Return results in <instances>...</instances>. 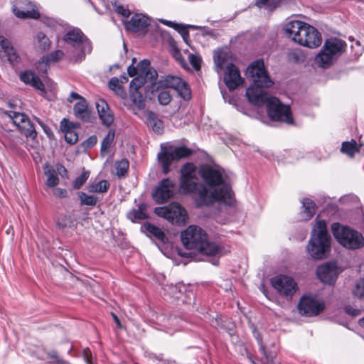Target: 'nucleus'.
Instances as JSON below:
<instances>
[{
    "instance_id": "55",
    "label": "nucleus",
    "mask_w": 364,
    "mask_h": 364,
    "mask_svg": "<svg viewBox=\"0 0 364 364\" xmlns=\"http://www.w3.org/2000/svg\"><path fill=\"white\" fill-rule=\"evenodd\" d=\"M256 339L259 344V348H260V350L262 351V354L264 355V356L266 358L267 360H269V356L267 354V352L265 350V347L262 343V338L259 333H257V335L256 336Z\"/></svg>"
},
{
    "instance_id": "15",
    "label": "nucleus",
    "mask_w": 364,
    "mask_h": 364,
    "mask_svg": "<svg viewBox=\"0 0 364 364\" xmlns=\"http://www.w3.org/2000/svg\"><path fill=\"white\" fill-rule=\"evenodd\" d=\"M339 274V269L333 262H328L317 267L316 275L318 279L327 284H333Z\"/></svg>"
},
{
    "instance_id": "58",
    "label": "nucleus",
    "mask_w": 364,
    "mask_h": 364,
    "mask_svg": "<svg viewBox=\"0 0 364 364\" xmlns=\"http://www.w3.org/2000/svg\"><path fill=\"white\" fill-rule=\"evenodd\" d=\"M127 73L130 77H134L135 75L139 76V72L137 69V66L134 67L133 65H130L127 68Z\"/></svg>"
},
{
    "instance_id": "40",
    "label": "nucleus",
    "mask_w": 364,
    "mask_h": 364,
    "mask_svg": "<svg viewBox=\"0 0 364 364\" xmlns=\"http://www.w3.org/2000/svg\"><path fill=\"white\" fill-rule=\"evenodd\" d=\"M109 87L113 90L117 95L124 98L126 96V92L119 83V80L117 77H112L109 81Z\"/></svg>"
},
{
    "instance_id": "31",
    "label": "nucleus",
    "mask_w": 364,
    "mask_h": 364,
    "mask_svg": "<svg viewBox=\"0 0 364 364\" xmlns=\"http://www.w3.org/2000/svg\"><path fill=\"white\" fill-rule=\"evenodd\" d=\"M110 184L107 180L92 182L88 184L87 188L90 193H105L107 192Z\"/></svg>"
},
{
    "instance_id": "3",
    "label": "nucleus",
    "mask_w": 364,
    "mask_h": 364,
    "mask_svg": "<svg viewBox=\"0 0 364 364\" xmlns=\"http://www.w3.org/2000/svg\"><path fill=\"white\" fill-rule=\"evenodd\" d=\"M183 246L193 253H200L208 256H218L220 255V247L214 242L208 239V235L200 227L190 225L181 234Z\"/></svg>"
},
{
    "instance_id": "38",
    "label": "nucleus",
    "mask_w": 364,
    "mask_h": 364,
    "mask_svg": "<svg viewBox=\"0 0 364 364\" xmlns=\"http://www.w3.org/2000/svg\"><path fill=\"white\" fill-rule=\"evenodd\" d=\"M36 40L37 41L38 46L41 50L46 51L50 49V41L43 32L37 33Z\"/></svg>"
},
{
    "instance_id": "22",
    "label": "nucleus",
    "mask_w": 364,
    "mask_h": 364,
    "mask_svg": "<svg viewBox=\"0 0 364 364\" xmlns=\"http://www.w3.org/2000/svg\"><path fill=\"white\" fill-rule=\"evenodd\" d=\"M96 108L102 123L107 127L110 126L114 121V117L106 101L102 99L97 100Z\"/></svg>"
},
{
    "instance_id": "7",
    "label": "nucleus",
    "mask_w": 364,
    "mask_h": 364,
    "mask_svg": "<svg viewBox=\"0 0 364 364\" xmlns=\"http://www.w3.org/2000/svg\"><path fill=\"white\" fill-rule=\"evenodd\" d=\"M330 245L331 237L327 231L326 223L324 220H318L312 230L308 251L314 259H323L329 252Z\"/></svg>"
},
{
    "instance_id": "16",
    "label": "nucleus",
    "mask_w": 364,
    "mask_h": 364,
    "mask_svg": "<svg viewBox=\"0 0 364 364\" xmlns=\"http://www.w3.org/2000/svg\"><path fill=\"white\" fill-rule=\"evenodd\" d=\"M224 82L232 91L243 83L239 69L235 65H229L224 72Z\"/></svg>"
},
{
    "instance_id": "51",
    "label": "nucleus",
    "mask_w": 364,
    "mask_h": 364,
    "mask_svg": "<svg viewBox=\"0 0 364 364\" xmlns=\"http://www.w3.org/2000/svg\"><path fill=\"white\" fill-rule=\"evenodd\" d=\"M64 53L62 50H58L50 53L47 57V60L49 62H56L63 58Z\"/></svg>"
},
{
    "instance_id": "17",
    "label": "nucleus",
    "mask_w": 364,
    "mask_h": 364,
    "mask_svg": "<svg viewBox=\"0 0 364 364\" xmlns=\"http://www.w3.org/2000/svg\"><path fill=\"white\" fill-rule=\"evenodd\" d=\"M125 28L131 32L144 31L149 26V19L141 14H136L130 20L124 21Z\"/></svg>"
},
{
    "instance_id": "1",
    "label": "nucleus",
    "mask_w": 364,
    "mask_h": 364,
    "mask_svg": "<svg viewBox=\"0 0 364 364\" xmlns=\"http://www.w3.org/2000/svg\"><path fill=\"white\" fill-rule=\"evenodd\" d=\"M223 175L220 169L205 166L198 171L195 164L186 163L180 169L179 190L189 195L198 206L210 205L215 201L232 205L233 193Z\"/></svg>"
},
{
    "instance_id": "12",
    "label": "nucleus",
    "mask_w": 364,
    "mask_h": 364,
    "mask_svg": "<svg viewBox=\"0 0 364 364\" xmlns=\"http://www.w3.org/2000/svg\"><path fill=\"white\" fill-rule=\"evenodd\" d=\"M4 113L12 119L13 123L18 127L21 132L26 136L34 139L37 132L30 119L23 114L15 110H9Z\"/></svg>"
},
{
    "instance_id": "6",
    "label": "nucleus",
    "mask_w": 364,
    "mask_h": 364,
    "mask_svg": "<svg viewBox=\"0 0 364 364\" xmlns=\"http://www.w3.org/2000/svg\"><path fill=\"white\" fill-rule=\"evenodd\" d=\"M330 245L331 237L327 231L326 223L324 220H318L312 230L308 251L314 259H323L329 252Z\"/></svg>"
},
{
    "instance_id": "39",
    "label": "nucleus",
    "mask_w": 364,
    "mask_h": 364,
    "mask_svg": "<svg viewBox=\"0 0 364 364\" xmlns=\"http://www.w3.org/2000/svg\"><path fill=\"white\" fill-rule=\"evenodd\" d=\"M47 176L46 184L49 188H53L59 183V178L57 173L53 168H50L45 171Z\"/></svg>"
},
{
    "instance_id": "52",
    "label": "nucleus",
    "mask_w": 364,
    "mask_h": 364,
    "mask_svg": "<svg viewBox=\"0 0 364 364\" xmlns=\"http://www.w3.org/2000/svg\"><path fill=\"white\" fill-rule=\"evenodd\" d=\"M97 141V137L95 135L90 136L87 139L82 143V146L85 149H91L93 147Z\"/></svg>"
},
{
    "instance_id": "21",
    "label": "nucleus",
    "mask_w": 364,
    "mask_h": 364,
    "mask_svg": "<svg viewBox=\"0 0 364 364\" xmlns=\"http://www.w3.org/2000/svg\"><path fill=\"white\" fill-rule=\"evenodd\" d=\"M79 127V124L73 123L66 119L60 122L61 130L64 132L65 140L70 144H75L78 140V134L75 129Z\"/></svg>"
},
{
    "instance_id": "59",
    "label": "nucleus",
    "mask_w": 364,
    "mask_h": 364,
    "mask_svg": "<svg viewBox=\"0 0 364 364\" xmlns=\"http://www.w3.org/2000/svg\"><path fill=\"white\" fill-rule=\"evenodd\" d=\"M81 99H85V98L81 97L77 93L73 92L70 93L69 97L68 98V101H69L70 102H72L75 100H78L79 101H80Z\"/></svg>"
},
{
    "instance_id": "14",
    "label": "nucleus",
    "mask_w": 364,
    "mask_h": 364,
    "mask_svg": "<svg viewBox=\"0 0 364 364\" xmlns=\"http://www.w3.org/2000/svg\"><path fill=\"white\" fill-rule=\"evenodd\" d=\"M297 307L301 315L314 316L319 314L323 310L324 304L311 296H303L300 299Z\"/></svg>"
},
{
    "instance_id": "62",
    "label": "nucleus",
    "mask_w": 364,
    "mask_h": 364,
    "mask_svg": "<svg viewBox=\"0 0 364 364\" xmlns=\"http://www.w3.org/2000/svg\"><path fill=\"white\" fill-rule=\"evenodd\" d=\"M182 37L186 43H188V39L189 38V34L188 31H184L182 33Z\"/></svg>"
},
{
    "instance_id": "61",
    "label": "nucleus",
    "mask_w": 364,
    "mask_h": 364,
    "mask_svg": "<svg viewBox=\"0 0 364 364\" xmlns=\"http://www.w3.org/2000/svg\"><path fill=\"white\" fill-rule=\"evenodd\" d=\"M112 318H113L115 323L117 324V327L122 328V324H121L120 321H119V318L117 317V316L116 314H114V313H112Z\"/></svg>"
},
{
    "instance_id": "54",
    "label": "nucleus",
    "mask_w": 364,
    "mask_h": 364,
    "mask_svg": "<svg viewBox=\"0 0 364 364\" xmlns=\"http://www.w3.org/2000/svg\"><path fill=\"white\" fill-rule=\"evenodd\" d=\"M345 311L351 316H357L360 314V309L353 308L350 306H346L345 307Z\"/></svg>"
},
{
    "instance_id": "47",
    "label": "nucleus",
    "mask_w": 364,
    "mask_h": 364,
    "mask_svg": "<svg viewBox=\"0 0 364 364\" xmlns=\"http://www.w3.org/2000/svg\"><path fill=\"white\" fill-rule=\"evenodd\" d=\"M353 294L358 298H364V278L356 282L355 287L353 289Z\"/></svg>"
},
{
    "instance_id": "27",
    "label": "nucleus",
    "mask_w": 364,
    "mask_h": 364,
    "mask_svg": "<svg viewBox=\"0 0 364 364\" xmlns=\"http://www.w3.org/2000/svg\"><path fill=\"white\" fill-rule=\"evenodd\" d=\"M75 116L82 120L88 121L90 118V112L87 108V103L85 99H81L78 101L73 108Z\"/></svg>"
},
{
    "instance_id": "48",
    "label": "nucleus",
    "mask_w": 364,
    "mask_h": 364,
    "mask_svg": "<svg viewBox=\"0 0 364 364\" xmlns=\"http://www.w3.org/2000/svg\"><path fill=\"white\" fill-rule=\"evenodd\" d=\"M112 5L117 14L122 15L124 17H128L129 16V10L125 9L122 5H120L117 1L112 2Z\"/></svg>"
},
{
    "instance_id": "33",
    "label": "nucleus",
    "mask_w": 364,
    "mask_h": 364,
    "mask_svg": "<svg viewBox=\"0 0 364 364\" xmlns=\"http://www.w3.org/2000/svg\"><path fill=\"white\" fill-rule=\"evenodd\" d=\"M341 151L353 158L356 153L360 151V148L358 146L356 141L352 139L350 141L343 142Z\"/></svg>"
},
{
    "instance_id": "44",
    "label": "nucleus",
    "mask_w": 364,
    "mask_h": 364,
    "mask_svg": "<svg viewBox=\"0 0 364 364\" xmlns=\"http://www.w3.org/2000/svg\"><path fill=\"white\" fill-rule=\"evenodd\" d=\"M114 138V131L110 129L103 139L101 144V151H107Z\"/></svg>"
},
{
    "instance_id": "41",
    "label": "nucleus",
    "mask_w": 364,
    "mask_h": 364,
    "mask_svg": "<svg viewBox=\"0 0 364 364\" xmlns=\"http://www.w3.org/2000/svg\"><path fill=\"white\" fill-rule=\"evenodd\" d=\"M78 196L80 199L81 205L95 206L98 200L96 196L87 195L84 192H80Z\"/></svg>"
},
{
    "instance_id": "2",
    "label": "nucleus",
    "mask_w": 364,
    "mask_h": 364,
    "mask_svg": "<svg viewBox=\"0 0 364 364\" xmlns=\"http://www.w3.org/2000/svg\"><path fill=\"white\" fill-rule=\"evenodd\" d=\"M247 74L252 77L253 85L246 91L248 101L257 106L266 105L268 116L273 121L284 122L289 124L294 122L289 106L280 102L275 97H269L264 88L273 85L262 60L253 62L247 70Z\"/></svg>"
},
{
    "instance_id": "53",
    "label": "nucleus",
    "mask_w": 364,
    "mask_h": 364,
    "mask_svg": "<svg viewBox=\"0 0 364 364\" xmlns=\"http://www.w3.org/2000/svg\"><path fill=\"white\" fill-rule=\"evenodd\" d=\"M41 21L48 27L55 28L58 25V22L55 18L48 16L43 17Z\"/></svg>"
},
{
    "instance_id": "4",
    "label": "nucleus",
    "mask_w": 364,
    "mask_h": 364,
    "mask_svg": "<svg viewBox=\"0 0 364 364\" xmlns=\"http://www.w3.org/2000/svg\"><path fill=\"white\" fill-rule=\"evenodd\" d=\"M285 32L292 41L309 48H317L322 43L321 35L318 31L303 21H289L285 26Z\"/></svg>"
},
{
    "instance_id": "64",
    "label": "nucleus",
    "mask_w": 364,
    "mask_h": 364,
    "mask_svg": "<svg viewBox=\"0 0 364 364\" xmlns=\"http://www.w3.org/2000/svg\"><path fill=\"white\" fill-rule=\"evenodd\" d=\"M359 324L361 327L364 328V318L360 319Z\"/></svg>"
},
{
    "instance_id": "20",
    "label": "nucleus",
    "mask_w": 364,
    "mask_h": 364,
    "mask_svg": "<svg viewBox=\"0 0 364 364\" xmlns=\"http://www.w3.org/2000/svg\"><path fill=\"white\" fill-rule=\"evenodd\" d=\"M214 63L218 73L226 70L230 65H234L231 53L224 49H218L215 52Z\"/></svg>"
},
{
    "instance_id": "11",
    "label": "nucleus",
    "mask_w": 364,
    "mask_h": 364,
    "mask_svg": "<svg viewBox=\"0 0 364 364\" xmlns=\"http://www.w3.org/2000/svg\"><path fill=\"white\" fill-rule=\"evenodd\" d=\"M158 84L161 87L173 88L185 100H189L191 98V91L188 83L178 76L167 75L160 79Z\"/></svg>"
},
{
    "instance_id": "60",
    "label": "nucleus",
    "mask_w": 364,
    "mask_h": 364,
    "mask_svg": "<svg viewBox=\"0 0 364 364\" xmlns=\"http://www.w3.org/2000/svg\"><path fill=\"white\" fill-rule=\"evenodd\" d=\"M49 355H50V358L55 359L56 362L58 363H59V364H63L64 363L63 360L59 359V358L58 356V354H57V353L55 351L50 353Z\"/></svg>"
},
{
    "instance_id": "43",
    "label": "nucleus",
    "mask_w": 364,
    "mask_h": 364,
    "mask_svg": "<svg viewBox=\"0 0 364 364\" xmlns=\"http://www.w3.org/2000/svg\"><path fill=\"white\" fill-rule=\"evenodd\" d=\"M149 78H145L144 75H139L134 77L130 82L131 90H140L141 87L145 84Z\"/></svg>"
},
{
    "instance_id": "13",
    "label": "nucleus",
    "mask_w": 364,
    "mask_h": 364,
    "mask_svg": "<svg viewBox=\"0 0 364 364\" xmlns=\"http://www.w3.org/2000/svg\"><path fill=\"white\" fill-rule=\"evenodd\" d=\"M176 183L169 178H164L156 187L153 198L156 203L163 204L174 195Z\"/></svg>"
},
{
    "instance_id": "32",
    "label": "nucleus",
    "mask_w": 364,
    "mask_h": 364,
    "mask_svg": "<svg viewBox=\"0 0 364 364\" xmlns=\"http://www.w3.org/2000/svg\"><path fill=\"white\" fill-rule=\"evenodd\" d=\"M168 46L170 47V53L175 60L178 62L182 66L186 65V60L182 56L179 50L177 43L173 38H169L168 40Z\"/></svg>"
},
{
    "instance_id": "24",
    "label": "nucleus",
    "mask_w": 364,
    "mask_h": 364,
    "mask_svg": "<svg viewBox=\"0 0 364 364\" xmlns=\"http://www.w3.org/2000/svg\"><path fill=\"white\" fill-rule=\"evenodd\" d=\"M346 46V43L343 41L336 38H331L325 41L323 47L336 58L337 55L343 52Z\"/></svg>"
},
{
    "instance_id": "49",
    "label": "nucleus",
    "mask_w": 364,
    "mask_h": 364,
    "mask_svg": "<svg viewBox=\"0 0 364 364\" xmlns=\"http://www.w3.org/2000/svg\"><path fill=\"white\" fill-rule=\"evenodd\" d=\"M159 102L162 105H167L171 100V96L168 91H161L158 95Z\"/></svg>"
},
{
    "instance_id": "56",
    "label": "nucleus",
    "mask_w": 364,
    "mask_h": 364,
    "mask_svg": "<svg viewBox=\"0 0 364 364\" xmlns=\"http://www.w3.org/2000/svg\"><path fill=\"white\" fill-rule=\"evenodd\" d=\"M83 357L87 364H93L92 361V354L88 348L83 350Z\"/></svg>"
},
{
    "instance_id": "45",
    "label": "nucleus",
    "mask_w": 364,
    "mask_h": 364,
    "mask_svg": "<svg viewBox=\"0 0 364 364\" xmlns=\"http://www.w3.org/2000/svg\"><path fill=\"white\" fill-rule=\"evenodd\" d=\"M149 119H151V127L154 132L161 134L163 132V123L161 120L154 117V114L150 112L148 117Z\"/></svg>"
},
{
    "instance_id": "9",
    "label": "nucleus",
    "mask_w": 364,
    "mask_h": 364,
    "mask_svg": "<svg viewBox=\"0 0 364 364\" xmlns=\"http://www.w3.org/2000/svg\"><path fill=\"white\" fill-rule=\"evenodd\" d=\"M271 284L279 296L291 300L299 287L295 280L289 276L279 274L271 279Z\"/></svg>"
},
{
    "instance_id": "30",
    "label": "nucleus",
    "mask_w": 364,
    "mask_h": 364,
    "mask_svg": "<svg viewBox=\"0 0 364 364\" xmlns=\"http://www.w3.org/2000/svg\"><path fill=\"white\" fill-rule=\"evenodd\" d=\"M302 204L304 208L301 212L302 218L305 220H310L316 213V204L309 198H304L302 201Z\"/></svg>"
},
{
    "instance_id": "25",
    "label": "nucleus",
    "mask_w": 364,
    "mask_h": 364,
    "mask_svg": "<svg viewBox=\"0 0 364 364\" xmlns=\"http://www.w3.org/2000/svg\"><path fill=\"white\" fill-rule=\"evenodd\" d=\"M139 75H144L145 78H149L151 83H154L158 77L156 70L151 68L150 62L148 60H143L137 65Z\"/></svg>"
},
{
    "instance_id": "19",
    "label": "nucleus",
    "mask_w": 364,
    "mask_h": 364,
    "mask_svg": "<svg viewBox=\"0 0 364 364\" xmlns=\"http://www.w3.org/2000/svg\"><path fill=\"white\" fill-rule=\"evenodd\" d=\"M0 58L14 64L18 60L19 56L11 42L4 36H0Z\"/></svg>"
},
{
    "instance_id": "28",
    "label": "nucleus",
    "mask_w": 364,
    "mask_h": 364,
    "mask_svg": "<svg viewBox=\"0 0 364 364\" xmlns=\"http://www.w3.org/2000/svg\"><path fill=\"white\" fill-rule=\"evenodd\" d=\"M335 58H336L334 56H333L329 52L326 51L323 47L322 50L316 55L315 61L319 67L326 68L332 65Z\"/></svg>"
},
{
    "instance_id": "8",
    "label": "nucleus",
    "mask_w": 364,
    "mask_h": 364,
    "mask_svg": "<svg viewBox=\"0 0 364 364\" xmlns=\"http://www.w3.org/2000/svg\"><path fill=\"white\" fill-rule=\"evenodd\" d=\"M331 230L337 241L348 249H358L364 245V237L358 232L339 223H333Z\"/></svg>"
},
{
    "instance_id": "57",
    "label": "nucleus",
    "mask_w": 364,
    "mask_h": 364,
    "mask_svg": "<svg viewBox=\"0 0 364 364\" xmlns=\"http://www.w3.org/2000/svg\"><path fill=\"white\" fill-rule=\"evenodd\" d=\"M53 193L59 198H65L67 196V191L65 189L57 188L53 190Z\"/></svg>"
},
{
    "instance_id": "23",
    "label": "nucleus",
    "mask_w": 364,
    "mask_h": 364,
    "mask_svg": "<svg viewBox=\"0 0 364 364\" xmlns=\"http://www.w3.org/2000/svg\"><path fill=\"white\" fill-rule=\"evenodd\" d=\"M157 159L161 165L162 172L164 174H167L171 171V164L176 160L168 146H161V151L157 154Z\"/></svg>"
},
{
    "instance_id": "35",
    "label": "nucleus",
    "mask_w": 364,
    "mask_h": 364,
    "mask_svg": "<svg viewBox=\"0 0 364 364\" xmlns=\"http://www.w3.org/2000/svg\"><path fill=\"white\" fill-rule=\"evenodd\" d=\"M128 217L133 222L146 219L147 218L146 205L144 204L140 205L137 210L130 211L128 214Z\"/></svg>"
},
{
    "instance_id": "18",
    "label": "nucleus",
    "mask_w": 364,
    "mask_h": 364,
    "mask_svg": "<svg viewBox=\"0 0 364 364\" xmlns=\"http://www.w3.org/2000/svg\"><path fill=\"white\" fill-rule=\"evenodd\" d=\"M13 13L20 18H33L38 19L41 15L36 9V6L30 1H25L22 4L21 9L16 6L13 7Z\"/></svg>"
},
{
    "instance_id": "36",
    "label": "nucleus",
    "mask_w": 364,
    "mask_h": 364,
    "mask_svg": "<svg viewBox=\"0 0 364 364\" xmlns=\"http://www.w3.org/2000/svg\"><path fill=\"white\" fill-rule=\"evenodd\" d=\"M168 148L170 150H171V152L173 153L176 160L187 157L192 153L191 150L185 146L178 147H173L170 146Z\"/></svg>"
},
{
    "instance_id": "26",
    "label": "nucleus",
    "mask_w": 364,
    "mask_h": 364,
    "mask_svg": "<svg viewBox=\"0 0 364 364\" xmlns=\"http://www.w3.org/2000/svg\"><path fill=\"white\" fill-rule=\"evenodd\" d=\"M20 79L26 84L31 85L41 91H44L45 90L44 85L40 78L31 71L21 73Z\"/></svg>"
},
{
    "instance_id": "34",
    "label": "nucleus",
    "mask_w": 364,
    "mask_h": 364,
    "mask_svg": "<svg viewBox=\"0 0 364 364\" xmlns=\"http://www.w3.org/2000/svg\"><path fill=\"white\" fill-rule=\"evenodd\" d=\"M129 162L127 159H123L117 161L114 164V168L116 170V176L119 178L124 177L128 171Z\"/></svg>"
},
{
    "instance_id": "37",
    "label": "nucleus",
    "mask_w": 364,
    "mask_h": 364,
    "mask_svg": "<svg viewBox=\"0 0 364 364\" xmlns=\"http://www.w3.org/2000/svg\"><path fill=\"white\" fill-rule=\"evenodd\" d=\"M130 98L132 102L139 109H144L145 107V101L144 96L140 90H131Z\"/></svg>"
},
{
    "instance_id": "5",
    "label": "nucleus",
    "mask_w": 364,
    "mask_h": 364,
    "mask_svg": "<svg viewBox=\"0 0 364 364\" xmlns=\"http://www.w3.org/2000/svg\"><path fill=\"white\" fill-rule=\"evenodd\" d=\"M63 40L67 44V52L74 63L82 62L86 55L92 52L91 42L79 28L68 31Z\"/></svg>"
},
{
    "instance_id": "29",
    "label": "nucleus",
    "mask_w": 364,
    "mask_h": 364,
    "mask_svg": "<svg viewBox=\"0 0 364 364\" xmlns=\"http://www.w3.org/2000/svg\"><path fill=\"white\" fill-rule=\"evenodd\" d=\"M143 228L150 235L154 236L159 241L164 243L168 241L165 233L159 227L146 223L144 225Z\"/></svg>"
},
{
    "instance_id": "50",
    "label": "nucleus",
    "mask_w": 364,
    "mask_h": 364,
    "mask_svg": "<svg viewBox=\"0 0 364 364\" xmlns=\"http://www.w3.org/2000/svg\"><path fill=\"white\" fill-rule=\"evenodd\" d=\"M190 63L196 70L200 68L201 58L198 55L190 53L188 55Z\"/></svg>"
},
{
    "instance_id": "63",
    "label": "nucleus",
    "mask_w": 364,
    "mask_h": 364,
    "mask_svg": "<svg viewBox=\"0 0 364 364\" xmlns=\"http://www.w3.org/2000/svg\"><path fill=\"white\" fill-rule=\"evenodd\" d=\"M127 81H128V77L125 75L120 76V80H119L120 83H122V84L126 83Z\"/></svg>"
},
{
    "instance_id": "10",
    "label": "nucleus",
    "mask_w": 364,
    "mask_h": 364,
    "mask_svg": "<svg viewBox=\"0 0 364 364\" xmlns=\"http://www.w3.org/2000/svg\"><path fill=\"white\" fill-rule=\"evenodd\" d=\"M154 213L171 223L176 224L185 222L186 217V210L177 203H172L168 206L157 207Z\"/></svg>"
},
{
    "instance_id": "42",
    "label": "nucleus",
    "mask_w": 364,
    "mask_h": 364,
    "mask_svg": "<svg viewBox=\"0 0 364 364\" xmlns=\"http://www.w3.org/2000/svg\"><path fill=\"white\" fill-rule=\"evenodd\" d=\"M73 220L69 215H63L60 216L57 222V226L59 229L70 228L73 225Z\"/></svg>"
},
{
    "instance_id": "46",
    "label": "nucleus",
    "mask_w": 364,
    "mask_h": 364,
    "mask_svg": "<svg viewBox=\"0 0 364 364\" xmlns=\"http://www.w3.org/2000/svg\"><path fill=\"white\" fill-rule=\"evenodd\" d=\"M90 172L88 171H83L80 176L77 177L73 181V188L79 189L88 179Z\"/></svg>"
}]
</instances>
